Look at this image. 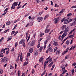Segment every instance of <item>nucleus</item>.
Segmentation results:
<instances>
[{
  "label": "nucleus",
  "instance_id": "1",
  "mask_svg": "<svg viewBox=\"0 0 76 76\" xmlns=\"http://www.w3.org/2000/svg\"><path fill=\"white\" fill-rule=\"evenodd\" d=\"M9 61V58H7V57H4V58L1 60L0 62L1 63H6L7 62Z\"/></svg>",
  "mask_w": 76,
  "mask_h": 76
},
{
  "label": "nucleus",
  "instance_id": "2",
  "mask_svg": "<svg viewBox=\"0 0 76 76\" xmlns=\"http://www.w3.org/2000/svg\"><path fill=\"white\" fill-rule=\"evenodd\" d=\"M69 31V29L68 27H67L64 31V33L62 34V36H63V37H64V36L66 37V36L67 35V33Z\"/></svg>",
  "mask_w": 76,
  "mask_h": 76
},
{
  "label": "nucleus",
  "instance_id": "3",
  "mask_svg": "<svg viewBox=\"0 0 76 76\" xmlns=\"http://www.w3.org/2000/svg\"><path fill=\"white\" fill-rule=\"evenodd\" d=\"M60 17H58V18H56L54 20H55L54 22V23H55V24H57V23L58 22L59 20H60Z\"/></svg>",
  "mask_w": 76,
  "mask_h": 76
},
{
  "label": "nucleus",
  "instance_id": "4",
  "mask_svg": "<svg viewBox=\"0 0 76 76\" xmlns=\"http://www.w3.org/2000/svg\"><path fill=\"white\" fill-rule=\"evenodd\" d=\"M69 18H67L66 19H65L64 21V24H67L68 23H69Z\"/></svg>",
  "mask_w": 76,
  "mask_h": 76
},
{
  "label": "nucleus",
  "instance_id": "5",
  "mask_svg": "<svg viewBox=\"0 0 76 76\" xmlns=\"http://www.w3.org/2000/svg\"><path fill=\"white\" fill-rule=\"evenodd\" d=\"M37 20L38 22H41L43 18L42 17H40L37 18Z\"/></svg>",
  "mask_w": 76,
  "mask_h": 76
},
{
  "label": "nucleus",
  "instance_id": "6",
  "mask_svg": "<svg viewBox=\"0 0 76 76\" xmlns=\"http://www.w3.org/2000/svg\"><path fill=\"white\" fill-rule=\"evenodd\" d=\"M34 54L35 56H37L38 54V50H36L34 52Z\"/></svg>",
  "mask_w": 76,
  "mask_h": 76
},
{
  "label": "nucleus",
  "instance_id": "7",
  "mask_svg": "<svg viewBox=\"0 0 76 76\" xmlns=\"http://www.w3.org/2000/svg\"><path fill=\"white\" fill-rule=\"evenodd\" d=\"M25 42V39H22L20 42H19V44H23Z\"/></svg>",
  "mask_w": 76,
  "mask_h": 76
},
{
  "label": "nucleus",
  "instance_id": "8",
  "mask_svg": "<svg viewBox=\"0 0 76 76\" xmlns=\"http://www.w3.org/2000/svg\"><path fill=\"white\" fill-rule=\"evenodd\" d=\"M48 42V40H46L44 41V43L45 44L44 45V50L45 49V48H46V44Z\"/></svg>",
  "mask_w": 76,
  "mask_h": 76
},
{
  "label": "nucleus",
  "instance_id": "9",
  "mask_svg": "<svg viewBox=\"0 0 76 76\" xmlns=\"http://www.w3.org/2000/svg\"><path fill=\"white\" fill-rule=\"evenodd\" d=\"M50 31V29H46V30H45V33H46V34H47V33H48Z\"/></svg>",
  "mask_w": 76,
  "mask_h": 76
},
{
  "label": "nucleus",
  "instance_id": "10",
  "mask_svg": "<svg viewBox=\"0 0 76 76\" xmlns=\"http://www.w3.org/2000/svg\"><path fill=\"white\" fill-rule=\"evenodd\" d=\"M66 25H64L61 27L62 29L63 30L66 29Z\"/></svg>",
  "mask_w": 76,
  "mask_h": 76
},
{
  "label": "nucleus",
  "instance_id": "11",
  "mask_svg": "<svg viewBox=\"0 0 76 76\" xmlns=\"http://www.w3.org/2000/svg\"><path fill=\"white\" fill-rule=\"evenodd\" d=\"M76 21H74L72 23H71V26H73L74 25H76Z\"/></svg>",
  "mask_w": 76,
  "mask_h": 76
},
{
  "label": "nucleus",
  "instance_id": "12",
  "mask_svg": "<svg viewBox=\"0 0 76 76\" xmlns=\"http://www.w3.org/2000/svg\"><path fill=\"white\" fill-rule=\"evenodd\" d=\"M53 63H54V62H52L48 65V67H51L52 65L53 64Z\"/></svg>",
  "mask_w": 76,
  "mask_h": 76
},
{
  "label": "nucleus",
  "instance_id": "13",
  "mask_svg": "<svg viewBox=\"0 0 76 76\" xmlns=\"http://www.w3.org/2000/svg\"><path fill=\"white\" fill-rule=\"evenodd\" d=\"M33 51H34V49L33 48H31L29 49V52L31 53H32Z\"/></svg>",
  "mask_w": 76,
  "mask_h": 76
},
{
  "label": "nucleus",
  "instance_id": "14",
  "mask_svg": "<svg viewBox=\"0 0 76 76\" xmlns=\"http://www.w3.org/2000/svg\"><path fill=\"white\" fill-rule=\"evenodd\" d=\"M13 4L15 5V6H18V2H14Z\"/></svg>",
  "mask_w": 76,
  "mask_h": 76
},
{
  "label": "nucleus",
  "instance_id": "15",
  "mask_svg": "<svg viewBox=\"0 0 76 76\" xmlns=\"http://www.w3.org/2000/svg\"><path fill=\"white\" fill-rule=\"evenodd\" d=\"M76 28H75L74 29H73V30H72L69 33V34H72V32H73L74 31L76 30Z\"/></svg>",
  "mask_w": 76,
  "mask_h": 76
},
{
  "label": "nucleus",
  "instance_id": "16",
  "mask_svg": "<svg viewBox=\"0 0 76 76\" xmlns=\"http://www.w3.org/2000/svg\"><path fill=\"white\" fill-rule=\"evenodd\" d=\"M60 53V50H58L56 52V55L59 54Z\"/></svg>",
  "mask_w": 76,
  "mask_h": 76
},
{
  "label": "nucleus",
  "instance_id": "17",
  "mask_svg": "<svg viewBox=\"0 0 76 76\" xmlns=\"http://www.w3.org/2000/svg\"><path fill=\"white\" fill-rule=\"evenodd\" d=\"M15 5H14L13 4H12V6L11 8V9H15Z\"/></svg>",
  "mask_w": 76,
  "mask_h": 76
},
{
  "label": "nucleus",
  "instance_id": "18",
  "mask_svg": "<svg viewBox=\"0 0 76 76\" xmlns=\"http://www.w3.org/2000/svg\"><path fill=\"white\" fill-rule=\"evenodd\" d=\"M48 50H49L50 52H52V51H53V49L51 47L49 48H48Z\"/></svg>",
  "mask_w": 76,
  "mask_h": 76
},
{
  "label": "nucleus",
  "instance_id": "19",
  "mask_svg": "<svg viewBox=\"0 0 76 76\" xmlns=\"http://www.w3.org/2000/svg\"><path fill=\"white\" fill-rule=\"evenodd\" d=\"M28 62H24L23 64V66H26L28 64Z\"/></svg>",
  "mask_w": 76,
  "mask_h": 76
},
{
  "label": "nucleus",
  "instance_id": "20",
  "mask_svg": "<svg viewBox=\"0 0 76 76\" xmlns=\"http://www.w3.org/2000/svg\"><path fill=\"white\" fill-rule=\"evenodd\" d=\"M53 45L55 46H57V45H58V43L57 42H55L53 43Z\"/></svg>",
  "mask_w": 76,
  "mask_h": 76
},
{
  "label": "nucleus",
  "instance_id": "21",
  "mask_svg": "<svg viewBox=\"0 0 76 76\" xmlns=\"http://www.w3.org/2000/svg\"><path fill=\"white\" fill-rule=\"evenodd\" d=\"M10 21H8L6 23V25H7L8 26H9L10 25Z\"/></svg>",
  "mask_w": 76,
  "mask_h": 76
},
{
  "label": "nucleus",
  "instance_id": "22",
  "mask_svg": "<svg viewBox=\"0 0 76 76\" xmlns=\"http://www.w3.org/2000/svg\"><path fill=\"white\" fill-rule=\"evenodd\" d=\"M64 10H65V9H63L62 10L59 12V14L61 13H63L64 12Z\"/></svg>",
  "mask_w": 76,
  "mask_h": 76
},
{
  "label": "nucleus",
  "instance_id": "23",
  "mask_svg": "<svg viewBox=\"0 0 76 76\" xmlns=\"http://www.w3.org/2000/svg\"><path fill=\"white\" fill-rule=\"evenodd\" d=\"M44 33H41L40 34V37H42L43 36H44Z\"/></svg>",
  "mask_w": 76,
  "mask_h": 76
},
{
  "label": "nucleus",
  "instance_id": "24",
  "mask_svg": "<svg viewBox=\"0 0 76 76\" xmlns=\"http://www.w3.org/2000/svg\"><path fill=\"white\" fill-rule=\"evenodd\" d=\"M1 52H3V53H4L6 52V50H5V49H3L1 50Z\"/></svg>",
  "mask_w": 76,
  "mask_h": 76
},
{
  "label": "nucleus",
  "instance_id": "25",
  "mask_svg": "<svg viewBox=\"0 0 76 76\" xmlns=\"http://www.w3.org/2000/svg\"><path fill=\"white\" fill-rule=\"evenodd\" d=\"M66 44L67 45H69L70 44V42L69 40H67L66 42Z\"/></svg>",
  "mask_w": 76,
  "mask_h": 76
},
{
  "label": "nucleus",
  "instance_id": "26",
  "mask_svg": "<svg viewBox=\"0 0 76 76\" xmlns=\"http://www.w3.org/2000/svg\"><path fill=\"white\" fill-rule=\"evenodd\" d=\"M9 51H10V50H8L6 51V55H7V54H8L9 53Z\"/></svg>",
  "mask_w": 76,
  "mask_h": 76
},
{
  "label": "nucleus",
  "instance_id": "27",
  "mask_svg": "<svg viewBox=\"0 0 76 76\" xmlns=\"http://www.w3.org/2000/svg\"><path fill=\"white\" fill-rule=\"evenodd\" d=\"M71 15H72V14L71 13H69L67 15V16L68 17H69V16H70Z\"/></svg>",
  "mask_w": 76,
  "mask_h": 76
},
{
  "label": "nucleus",
  "instance_id": "28",
  "mask_svg": "<svg viewBox=\"0 0 76 76\" xmlns=\"http://www.w3.org/2000/svg\"><path fill=\"white\" fill-rule=\"evenodd\" d=\"M43 60V58L41 57L39 60V61L40 62H41V61H42Z\"/></svg>",
  "mask_w": 76,
  "mask_h": 76
},
{
  "label": "nucleus",
  "instance_id": "29",
  "mask_svg": "<svg viewBox=\"0 0 76 76\" xmlns=\"http://www.w3.org/2000/svg\"><path fill=\"white\" fill-rule=\"evenodd\" d=\"M34 69H33L31 71V73H32V75L34 74V73L35 72V71H34Z\"/></svg>",
  "mask_w": 76,
  "mask_h": 76
},
{
  "label": "nucleus",
  "instance_id": "30",
  "mask_svg": "<svg viewBox=\"0 0 76 76\" xmlns=\"http://www.w3.org/2000/svg\"><path fill=\"white\" fill-rule=\"evenodd\" d=\"M74 70H75V69H73L71 71L72 73V75H73V73H74Z\"/></svg>",
  "mask_w": 76,
  "mask_h": 76
},
{
  "label": "nucleus",
  "instance_id": "31",
  "mask_svg": "<svg viewBox=\"0 0 76 76\" xmlns=\"http://www.w3.org/2000/svg\"><path fill=\"white\" fill-rule=\"evenodd\" d=\"M34 45V41H32L31 44V46H33Z\"/></svg>",
  "mask_w": 76,
  "mask_h": 76
},
{
  "label": "nucleus",
  "instance_id": "32",
  "mask_svg": "<svg viewBox=\"0 0 76 76\" xmlns=\"http://www.w3.org/2000/svg\"><path fill=\"white\" fill-rule=\"evenodd\" d=\"M18 31H16L14 34V36H15V35H16V34L18 33Z\"/></svg>",
  "mask_w": 76,
  "mask_h": 76
},
{
  "label": "nucleus",
  "instance_id": "33",
  "mask_svg": "<svg viewBox=\"0 0 76 76\" xmlns=\"http://www.w3.org/2000/svg\"><path fill=\"white\" fill-rule=\"evenodd\" d=\"M3 70H2V69H0V74H1L3 73Z\"/></svg>",
  "mask_w": 76,
  "mask_h": 76
},
{
  "label": "nucleus",
  "instance_id": "34",
  "mask_svg": "<svg viewBox=\"0 0 76 76\" xmlns=\"http://www.w3.org/2000/svg\"><path fill=\"white\" fill-rule=\"evenodd\" d=\"M4 55H3V53H1L0 54V57H3Z\"/></svg>",
  "mask_w": 76,
  "mask_h": 76
},
{
  "label": "nucleus",
  "instance_id": "35",
  "mask_svg": "<svg viewBox=\"0 0 76 76\" xmlns=\"http://www.w3.org/2000/svg\"><path fill=\"white\" fill-rule=\"evenodd\" d=\"M58 48L57 47H56L54 48V52H55V51H56L57 50Z\"/></svg>",
  "mask_w": 76,
  "mask_h": 76
},
{
  "label": "nucleus",
  "instance_id": "36",
  "mask_svg": "<svg viewBox=\"0 0 76 76\" xmlns=\"http://www.w3.org/2000/svg\"><path fill=\"white\" fill-rule=\"evenodd\" d=\"M9 31V29H7V30H5L4 31V34L5 33H6L7 31Z\"/></svg>",
  "mask_w": 76,
  "mask_h": 76
},
{
  "label": "nucleus",
  "instance_id": "37",
  "mask_svg": "<svg viewBox=\"0 0 76 76\" xmlns=\"http://www.w3.org/2000/svg\"><path fill=\"white\" fill-rule=\"evenodd\" d=\"M55 66V65H53L52 66V67L51 68V70H53V69H54V67Z\"/></svg>",
  "mask_w": 76,
  "mask_h": 76
},
{
  "label": "nucleus",
  "instance_id": "38",
  "mask_svg": "<svg viewBox=\"0 0 76 76\" xmlns=\"http://www.w3.org/2000/svg\"><path fill=\"white\" fill-rule=\"evenodd\" d=\"M30 37H31V36H30V35H29V36H28V39H27V42H28V41H29V39H30Z\"/></svg>",
  "mask_w": 76,
  "mask_h": 76
},
{
  "label": "nucleus",
  "instance_id": "39",
  "mask_svg": "<svg viewBox=\"0 0 76 76\" xmlns=\"http://www.w3.org/2000/svg\"><path fill=\"white\" fill-rule=\"evenodd\" d=\"M10 68L11 69H13V66L12 65H11L10 66Z\"/></svg>",
  "mask_w": 76,
  "mask_h": 76
},
{
  "label": "nucleus",
  "instance_id": "40",
  "mask_svg": "<svg viewBox=\"0 0 76 76\" xmlns=\"http://www.w3.org/2000/svg\"><path fill=\"white\" fill-rule=\"evenodd\" d=\"M48 16H49V15H47L45 17V18L44 19H47V18H48Z\"/></svg>",
  "mask_w": 76,
  "mask_h": 76
},
{
  "label": "nucleus",
  "instance_id": "41",
  "mask_svg": "<svg viewBox=\"0 0 76 76\" xmlns=\"http://www.w3.org/2000/svg\"><path fill=\"white\" fill-rule=\"evenodd\" d=\"M19 19H17V20H15V21L14 23H16V22H17L19 21Z\"/></svg>",
  "mask_w": 76,
  "mask_h": 76
},
{
  "label": "nucleus",
  "instance_id": "42",
  "mask_svg": "<svg viewBox=\"0 0 76 76\" xmlns=\"http://www.w3.org/2000/svg\"><path fill=\"white\" fill-rule=\"evenodd\" d=\"M66 37V36H63V35H62V36H61V41H63V39L64 38V37Z\"/></svg>",
  "mask_w": 76,
  "mask_h": 76
},
{
  "label": "nucleus",
  "instance_id": "43",
  "mask_svg": "<svg viewBox=\"0 0 76 76\" xmlns=\"http://www.w3.org/2000/svg\"><path fill=\"white\" fill-rule=\"evenodd\" d=\"M76 63H74L72 64V66H76Z\"/></svg>",
  "mask_w": 76,
  "mask_h": 76
},
{
  "label": "nucleus",
  "instance_id": "44",
  "mask_svg": "<svg viewBox=\"0 0 76 76\" xmlns=\"http://www.w3.org/2000/svg\"><path fill=\"white\" fill-rule=\"evenodd\" d=\"M15 33V31H12L11 33V35H13V34H14Z\"/></svg>",
  "mask_w": 76,
  "mask_h": 76
},
{
  "label": "nucleus",
  "instance_id": "45",
  "mask_svg": "<svg viewBox=\"0 0 76 76\" xmlns=\"http://www.w3.org/2000/svg\"><path fill=\"white\" fill-rule=\"evenodd\" d=\"M4 39V38L3 37H2L1 39H0V41L1 42Z\"/></svg>",
  "mask_w": 76,
  "mask_h": 76
},
{
  "label": "nucleus",
  "instance_id": "46",
  "mask_svg": "<svg viewBox=\"0 0 76 76\" xmlns=\"http://www.w3.org/2000/svg\"><path fill=\"white\" fill-rule=\"evenodd\" d=\"M52 60H53V58H50V59L48 61H50V62H51V61H52Z\"/></svg>",
  "mask_w": 76,
  "mask_h": 76
},
{
  "label": "nucleus",
  "instance_id": "47",
  "mask_svg": "<svg viewBox=\"0 0 76 76\" xmlns=\"http://www.w3.org/2000/svg\"><path fill=\"white\" fill-rule=\"evenodd\" d=\"M36 1L37 3H39V2H40V1H39V0H36Z\"/></svg>",
  "mask_w": 76,
  "mask_h": 76
},
{
  "label": "nucleus",
  "instance_id": "48",
  "mask_svg": "<svg viewBox=\"0 0 76 76\" xmlns=\"http://www.w3.org/2000/svg\"><path fill=\"white\" fill-rule=\"evenodd\" d=\"M69 58V56H68V55H66L65 57V59H67V58Z\"/></svg>",
  "mask_w": 76,
  "mask_h": 76
},
{
  "label": "nucleus",
  "instance_id": "49",
  "mask_svg": "<svg viewBox=\"0 0 76 76\" xmlns=\"http://www.w3.org/2000/svg\"><path fill=\"white\" fill-rule=\"evenodd\" d=\"M7 12L8 11H6V12H4V14H2L3 16H4V15H6V14Z\"/></svg>",
  "mask_w": 76,
  "mask_h": 76
},
{
  "label": "nucleus",
  "instance_id": "50",
  "mask_svg": "<svg viewBox=\"0 0 76 76\" xmlns=\"http://www.w3.org/2000/svg\"><path fill=\"white\" fill-rule=\"evenodd\" d=\"M69 48H66V50L65 51L66 53L67 52H68V51H69Z\"/></svg>",
  "mask_w": 76,
  "mask_h": 76
},
{
  "label": "nucleus",
  "instance_id": "51",
  "mask_svg": "<svg viewBox=\"0 0 76 76\" xmlns=\"http://www.w3.org/2000/svg\"><path fill=\"white\" fill-rule=\"evenodd\" d=\"M67 53L66 51H64V52H63L62 53V55H64Z\"/></svg>",
  "mask_w": 76,
  "mask_h": 76
},
{
  "label": "nucleus",
  "instance_id": "52",
  "mask_svg": "<svg viewBox=\"0 0 76 76\" xmlns=\"http://www.w3.org/2000/svg\"><path fill=\"white\" fill-rule=\"evenodd\" d=\"M72 20H73V19H69V23H70V22L71 21H72Z\"/></svg>",
  "mask_w": 76,
  "mask_h": 76
},
{
  "label": "nucleus",
  "instance_id": "53",
  "mask_svg": "<svg viewBox=\"0 0 76 76\" xmlns=\"http://www.w3.org/2000/svg\"><path fill=\"white\" fill-rule=\"evenodd\" d=\"M69 37H70V38L73 37H74V36H73V35H72L69 36Z\"/></svg>",
  "mask_w": 76,
  "mask_h": 76
},
{
  "label": "nucleus",
  "instance_id": "54",
  "mask_svg": "<svg viewBox=\"0 0 76 76\" xmlns=\"http://www.w3.org/2000/svg\"><path fill=\"white\" fill-rule=\"evenodd\" d=\"M64 18H63L61 21V23H62V22H63L64 21Z\"/></svg>",
  "mask_w": 76,
  "mask_h": 76
},
{
  "label": "nucleus",
  "instance_id": "55",
  "mask_svg": "<svg viewBox=\"0 0 76 76\" xmlns=\"http://www.w3.org/2000/svg\"><path fill=\"white\" fill-rule=\"evenodd\" d=\"M75 47H76V46H72V50H73V49L74 48H75Z\"/></svg>",
  "mask_w": 76,
  "mask_h": 76
},
{
  "label": "nucleus",
  "instance_id": "56",
  "mask_svg": "<svg viewBox=\"0 0 76 76\" xmlns=\"http://www.w3.org/2000/svg\"><path fill=\"white\" fill-rule=\"evenodd\" d=\"M30 54H31V53H28L27 54V57H29V56H30Z\"/></svg>",
  "mask_w": 76,
  "mask_h": 76
},
{
  "label": "nucleus",
  "instance_id": "57",
  "mask_svg": "<svg viewBox=\"0 0 76 76\" xmlns=\"http://www.w3.org/2000/svg\"><path fill=\"white\" fill-rule=\"evenodd\" d=\"M19 60V57H18L17 58V59L16 61H17V62H18Z\"/></svg>",
  "mask_w": 76,
  "mask_h": 76
},
{
  "label": "nucleus",
  "instance_id": "58",
  "mask_svg": "<svg viewBox=\"0 0 76 76\" xmlns=\"http://www.w3.org/2000/svg\"><path fill=\"white\" fill-rule=\"evenodd\" d=\"M21 7H22V6H19L17 8V9H20V8H21Z\"/></svg>",
  "mask_w": 76,
  "mask_h": 76
},
{
  "label": "nucleus",
  "instance_id": "59",
  "mask_svg": "<svg viewBox=\"0 0 76 76\" xmlns=\"http://www.w3.org/2000/svg\"><path fill=\"white\" fill-rule=\"evenodd\" d=\"M44 48V47H40V49L39 50H42V49L43 48Z\"/></svg>",
  "mask_w": 76,
  "mask_h": 76
},
{
  "label": "nucleus",
  "instance_id": "60",
  "mask_svg": "<svg viewBox=\"0 0 76 76\" xmlns=\"http://www.w3.org/2000/svg\"><path fill=\"white\" fill-rule=\"evenodd\" d=\"M35 35H36V33H35L33 35V37L34 38H35Z\"/></svg>",
  "mask_w": 76,
  "mask_h": 76
},
{
  "label": "nucleus",
  "instance_id": "61",
  "mask_svg": "<svg viewBox=\"0 0 76 76\" xmlns=\"http://www.w3.org/2000/svg\"><path fill=\"white\" fill-rule=\"evenodd\" d=\"M12 38L11 37V38H9L8 39H7V41H10V40H11V39H12Z\"/></svg>",
  "mask_w": 76,
  "mask_h": 76
},
{
  "label": "nucleus",
  "instance_id": "62",
  "mask_svg": "<svg viewBox=\"0 0 76 76\" xmlns=\"http://www.w3.org/2000/svg\"><path fill=\"white\" fill-rule=\"evenodd\" d=\"M40 47V44H39L37 46V48H39Z\"/></svg>",
  "mask_w": 76,
  "mask_h": 76
},
{
  "label": "nucleus",
  "instance_id": "63",
  "mask_svg": "<svg viewBox=\"0 0 76 76\" xmlns=\"http://www.w3.org/2000/svg\"><path fill=\"white\" fill-rule=\"evenodd\" d=\"M25 75V73H23L22 74V76H26Z\"/></svg>",
  "mask_w": 76,
  "mask_h": 76
},
{
  "label": "nucleus",
  "instance_id": "64",
  "mask_svg": "<svg viewBox=\"0 0 76 76\" xmlns=\"http://www.w3.org/2000/svg\"><path fill=\"white\" fill-rule=\"evenodd\" d=\"M48 76H52V73H50V74H48Z\"/></svg>",
  "mask_w": 76,
  "mask_h": 76
}]
</instances>
